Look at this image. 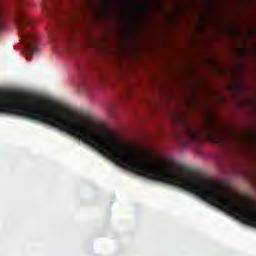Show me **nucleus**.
Instances as JSON below:
<instances>
[{"instance_id":"obj_4","label":"nucleus","mask_w":256,"mask_h":256,"mask_svg":"<svg viewBox=\"0 0 256 256\" xmlns=\"http://www.w3.org/2000/svg\"><path fill=\"white\" fill-rule=\"evenodd\" d=\"M0 31H5V7L3 0H0Z\"/></svg>"},{"instance_id":"obj_5","label":"nucleus","mask_w":256,"mask_h":256,"mask_svg":"<svg viewBox=\"0 0 256 256\" xmlns=\"http://www.w3.org/2000/svg\"><path fill=\"white\" fill-rule=\"evenodd\" d=\"M141 11L142 13H144V15H147V13H149V7H147L146 5H142Z\"/></svg>"},{"instance_id":"obj_8","label":"nucleus","mask_w":256,"mask_h":256,"mask_svg":"<svg viewBox=\"0 0 256 256\" xmlns=\"http://www.w3.org/2000/svg\"><path fill=\"white\" fill-rule=\"evenodd\" d=\"M241 53H242L243 55H245V53H247V51L241 50Z\"/></svg>"},{"instance_id":"obj_2","label":"nucleus","mask_w":256,"mask_h":256,"mask_svg":"<svg viewBox=\"0 0 256 256\" xmlns=\"http://www.w3.org/2000/svg\"><path fill=\"white\" fill-rule=\"evenodd\" d=\"M23 5H25V0H19L20 12L18 13L16 23L26 51V59L27 61H31V55L37 53V36L35 33L31 32L33 21L23 12Z\"/></svg>"},{"instance_id":"obj_7","label":"nucleus","mask_w":256,"mask_h":256,"mask_svg":"<svg viewBox=\"0 0 256 256\" xmlns=\"http://www.w3.org/2000/svg\"><path fill=\"white\" fill-rule=\"evenodd\" d=\"M105 9H106V10H109V4H106V5H105Z\"/></svg>"},{"instance_id":"obj_1","label":"nucleus","mask_w":256,"mask_h":256,"mask_svg":"<svg viewBox=\"0 0 256 256\" xmlns=\"http://www.w3.org/2000/svg\"><path fill=\"white\" fill-rule=\"evenodd\" d=\"M185 134L189 141H194L195 143H200L201 137H205L210 143H215L216 145H225L226 142L223 128L215 124L213 120H208L201 127L186 124Z\"/></svg>"},{"instance_id":"obj_6","label":"nucleus","mask_w":256,"mask_h":256,"mask_svg":"<svg viewBox=\"0 0 256 256\" xmlns=\"http://www.w3.org/2000/svg\"><path fill=\"white\" fill-rule=\"evenodd\" d=\"M229 137L231 139H239V136H237L236 134H230Z\"/></svg>"},{"instance_id":"obj_3","label":"nucleus","mask_w":256,"mask_h":256,"mask_svg":"<svg viewBox=\"0 0 256 256\" xmlns=\"http://www.w3.org/2000/svg\"><path fill=\"white\" fill-rule=\"evenodd\" d=\"M42 7L47 15H54L55 19H59L61 15V0H43Z\"/></svg>"},{"instance_id":"obj_9","label":"nucleus","mask_w":256,"mask_h":256,"mask_svg":"<svg viewBox=\"0 0 256 256\" xmlns=\"http://www.w3.org/2000/svg\"><path fill=\"white\" fill-rule=\"evenodd\" d=\"M160 9H163V5H160Z\"/></svg>"}]
</instances>
